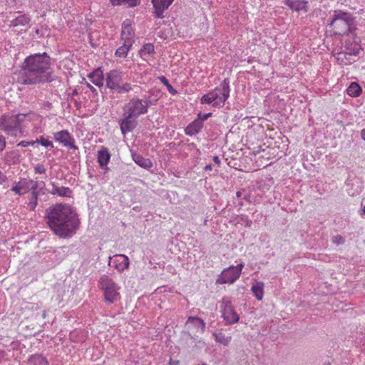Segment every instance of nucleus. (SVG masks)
<instances>
[{"label": "nucleus", "instance_id": "nucleus-1", "mask_svg": "<svg viewBox=\"0 0 365 365\" xmlns=\"http://www.w3.org/2000/svg\"><path fill=\"white\" fill-rule=\"evenodd\" d=\"M51 66V57L46 52L31 54L24 59L18 82L24 85L52 82L56 76Z\"/></svg>", "mask_w": 365, "mask_h": 365}, {"label": "nucleus", "instance_id": "nucleus-2", "mask_svg": "<svg viewBox=\"0 0 365 365\" xmlns=\"http://www.w3.org/2000/svg\"><path fill=\"white\" fill-rule=\"evenodd\" d=\"M48 224L61 237H71L78 227V219L70 205L57 204L48 211Z\"/></svg>", "mask_w": 365, "mask_h": 365}, {"label": "nucleus", "instance_id": "nucleus-3", "mask_svg": "<svg viewBox=\"0 0 365 365\" xmlns=\"http://www.w3.org/2000/svg\"><path fill=\"white\" fill-rule=\"evenodd\" d=\"M230 92V81L227 78H225L219 86L205 94L201 98V103H212L213 107L221 108L228 99Z\"/></svg>", "mask_w": 365, "mask_h": 365}, {"label": "nucleus", "instance_id": "nucleus-4", "mask_svg": "<svg viewBox=\"0 0 365 365\" xmlns=\"http://www.w3.org/2000/svg\"><path fill=\"white\" fill-rule=\"evenodd\" d=\"M106 87L118 93H128L133 89L130 83L125 81L124 73L120 70L113 69L106 75Z\"/></svg>", "mask_w": 365, "mask_h": 365}, {"label": "nucleus", "instance_id": "nucleus-5", "mask_svg": "<svg viewBox=\"0 0 365 365\" xmlns=\"http://www.w3.org/2000/svg\"><path fill=\"white\" fill-rule=\"evenodd\" d=\"M329 25L335 34H346L352 30L354 19L349 13L335 11Z\"/></svg>", "mask_w": 365, "mask_h": 365}, {"label": "nucleus", "instance_id": "nucleus-6", "mask_svg": "<svg viewBox=\"0 0 365 365\" xmlns=\"http://www.w3.org/2000/svg\"><path fill=\"white\" fill-rule=\"evenodd\" d=\"M25 115L18 114L15 115H3L0 118V129L4 130L8 135L14 137L22 135L21 123L24 120Z\"/></svg>", "mask_w": 365, "mask_h": 365}, {"label": "nucleus", "instance_id": "nucleus-7", "mask_svg": "<svg viewBox=\"0 0 365 365\" xmlns=\"http://www.w3.org/2000/svg\"><path fill=\"white\" fill-rule=\"evenodd\" d=\"M155 103V101L152 100L150 97L145 98L144 100L133 98L125 104L123 112L138 118L139 116L147 113L149 106L154 105Z\"/></svg>", "mask_w": 365, "mask_h": 365}, {"label": "nucleus", "instance_id": "nucleus-8", "mask_svg": "<svg viewBox=\"0 0 365 365\" xmlns=\"http://www.w3.org/2000/svg\"><path fill=\"white\" fill-rule=\"evenodd\" d=\"M99 285L103 292L104 299L108 303H113L120 298L119 290L120 289L111 278L103 275L99 280Z\"/></svg>", "mask_w": 365, "mask_h": 365}, {"label": "nucleus", "instance_id": "nucleus-9", "mask_svg": "<svg viewBox=\"0 0 365 365\" xmlns=\"http://www.w3.org/2000/svg\"><path fill=\"white\" fill-rule=\"evenodd\" d=\"M45 182L43 181H36L30 178H21L18 182H14L11 188V191L16 195H24L29 191H32L35 188L43 190Z\"/></svg>", "mask_w": 365, "mask_h": 365}, {"label": "nucleus", "instance_id": "nucleus-10", "mask_svg": "<svg viewBox=\"0 0 365 365\" xmlns=\"http://www.w3.org/2000/svg\"><path fill=\"white\" fill-rule=\"evenodd\" d=\"M360 46L355 42L346 41L344 50L336 54V58L341 64L349 65L354 61L353 57L359 55Z\"/></svg>", "mask_w": 365, "mask_h": 365}, {"label": "nucleus", "instance_id": "nucleus-11", "mask_svg": "<svg viewBox=\"0 0 365 365\" xmlns=\"http://www.w3.org/2000/svg\"><path fill=\"white\" fill-rule=\"evenodd\" d=\"M221 316L225 322V324L231 325L239 322L240 317L235 310L230 299L225 297L220 302Z\"/></svg>", "mask_w": 365, "mask_h": 365}, {"label": "nucleus", "instance_id": "nucleus-12", "mask_svg": "<svg viewBox=\"0 0 365 365\" xmlns=\"http://www.w3.org/2000/svg\"><path fill=\"white\" fill-rule=\"evenodd\" d=\"M243 267L244 263L242 262L237 266H230L224 269L218 276L216 283L219 284H233L240 277Z\"/></svg>", "mask_w": 365, "mask_h": 365}, {"label": "nucleus", "instance_id": "nucleus-13", "mask_svg": "<svg viewBox=\"0 0 365 365\" xmlns=\"http://www.w3.org/2000/svg\"><path fill=\"white\" fill-rule=\"evenodd\" d=\"M108 265L121 272L128 268L129 259L125 255H115L109 257Z\"/></svg>", "mask_w": 365, "mask_h": 365}, {"label": "nucleus", "instance_id": "nucleus-14", "mask_svg": "<svg viewBox=\"0 0 365 365\" xmlns=\"http://www.w3.org/2000/svg\"><path fill=\"white\" fill-rule=\"evenodd\" d=\"M54 140L66 147H68L71 149H78L74 143V139L71 137L69 132L66 130H63L56 132L53 134Z\"/></svg>", "mask_w": 365, "mask_h": 365}, {"label": "nucleus", "instance_id": "nucleus-15", "mask_svg": "<svg viewBox=\"0 0 365 365\" xmlns=\"http://www.w3.org/2000/svg\"><path fill=\"white\" fill-rule=\"evenodd\" d=\"M134 31L129 21H125L122 25L121 39L127 43L126 46H132L134 41Z\"/></svg>", "mask_w": 365, "mask_h": 365}, {"label": "nucleus", "instance_id": "nucleus-16", "mask_svg": "<svg viewBox=\"0 0 365 365\" xmlns=\"http://www.w3.org/2000/svg\"><path fill=\"white\" fill-rule=\"evenodd\" d=\"M137 118L130 116L128 113H124V118L120 122V130L125 135L126 133L132 131L137 125Z\"/></svg>", "mask_w": 365, "mask_h": 365}, {"label": "nucleus", "instance_id": "nucleus-17", "mask_svg": "<svg viewBox=\"0 0 365 365\" xmlns=\"http://www.w3.org/2000/svg\"><path fill=\"white\" fill-rule=\"evenodd\" d=\"M174 0H152L156 17L163 18L164 11L168 9Z\"/></svg>", "mask_w": 365, "mask_h": 365}, {"label": "nucleus", "instance_id": "nucleus-18", "mask_svg": "<svg viewBox=\"0 0 365 365\" xmlns=\"http://www.w3.org/2000/svg\"><path fill=\"white\" fill-rule=\"evenodd\" d=\"M284 4L293 11H307V1L305 0H284Z\"/></svg>", "mask_w": 365, "mask_h": 365}, {"label": "nucleus", "instance_id": "nucleus-19", "mask_svg": "<svg viewBox=\"0 0 365 365\" xmlns=\"http://www.w3.org/2000/svg\"><path fill=\"white\" fill-rule=\"evenodd\" d=\"M110 158V155L107 148H103L98 152V162L102 169L108 170L107 165Z\"/></svg>", "mask_w": 365, "mask_h": 365}, {"label": "nucleus", "instance_id": "nucleus-20", "mask_svg": "<svg viewBox=\"0 0 365 365\" xmlns=\"http://www.w3.org/2000/svg\"><path fill=\"white\" fill-rule=\"evenodd\" d=\"M88 77L91 80V81L98 87H101L103 86L105 78L103 76V73L101 69H96L92 73H91Z\"/></svg>", "mask_w": 365, "mask_h": 365}, {"label": "nucleus", "instance_id": "nucleus-21", "mask_svg": "<svg viewBox=\"0 0 365 365\" xmlns=\"http://www.w3.org/2000/svg\"><path fill=\"white\" fill-rule=\"evenodd\" d=\"M186 324L188 326H192L200 332H204L205 329V323L204 321L197 317H189L187 319Z\"/></svg>", "mask_w": 365, "mask_h": 365}, {"label": "nucleus", "instance_id": "nucleus-22", "mask_svg": "<svg viewBox=\"0 0 365 365\" xmlns=\"http://www.w3.org/2000/svg\"><path fill=\"white\" fill-rule=\"evenodd\" d=\"M203 125L202 120L197 119L190 123L185 128L186 135L192 136L198 133L202 128Z\"/></svg>", "mask_w": 365, "mask_h": 365}, {"label": "nucleus", "instance_id": "nucleus-23", "mask_svg": "<svg viewBox=\"0 0 365 365\" xmlns=\"http://www.w3.org/2000/svg\"><path fill=\"white\" fill-rule=\"evenodd\" d=\"M41 190L39 188H35L31 192V194L28 196V202H27V207L30 210L34 211L37 205H38V197L39 195V192Z\"/></svg>", "mask_w": 365, "mask_h": 365}, {"label": "nucleus", "instance_id": "nucleus-24", "mask_svg": "<svg viewBox=\"0 0 365 365\" xmlns=\"http://www.w3.org/2000/svg\"><path fill=\"white\" fill-rule=\"evenodd\" d=\"M132 158L133 161L141 168L145 169H150L153 167V163L150 159L145 158L139 154L133 153Z\"/></svg>", "mask_w": 365, "mask_h": 365}, {"label": "nucleus", "instance_id": "nucleus-25", "mask_svg": "<svg viewBox=\"0 0 365 365\" xmlns=\"http://www.w3.org/2000/svg\"><path fill=\"white\" fill-rule=\"evenodd\" d=\"M264 283L259 281H255L252 285L251 291L257 300H262L264 297Z\"/></svg>", "mask_w": 365, "mask_h": 365}, {"label": "nucleus", "instance_id": "nucleus-26", "mask_svg": "<svg viewBox=\"0 0 365 365\" xmlns=\"http://www.w3.org/2000/svg\"><path fill=\"white\" fill-rule=\"evenodd\" d=\"M52 189L49 191V192L52 195H57L58 196L61 197H69L71 190L68 187H58L56 186L54 184L52 185Z\"/></svg>", "mask_w": 365, "mask_h": 365}, {"label": "nucleus", "instance_id": "nucleus-27", "mask_svg": "<svg viewBox=\"0 0 365 365\" xmlns=\"http://www.w3.org/2000/svg\"><path fill=\"white\" fill-rule=\"evenodd\" d=\"M347 94L351 97H358L361 93V88L356 82H352L347 88Z\"/></svg>", "mask_w": 365, "mask_h": 365}, {"label": "nucleus", "instance_id": "nucleus-28", "mask_svg": "<svg viewBox=\"0 0 365 365\" xmlns=\"http://www.w3.org/2000/svg\"><path fill=\"white\" fill-rule=\"evenodd\" d=\"M213 336L215 337V339L217 342L220 343L225 346L228 345L231 341L230 336H225L222 332L213 333Z\"/></svg>", "mask_w": 365, "mask_h": 365}, {"label": "nucleus", "instance_id": "nucleus-29", "mask_svg": "<svg viewBox=\"0 0 365 365\" xmlns=\"http://www.w3.org/2000/svg\"><path fill=\"white\" fill-rule=\"evenodd\" d=\"M29 21H30V19L29 16H27L26 15H21L12 21V24L14 26H25V25L28 24L29 23Z\"/></svg>", "mask_w": 365, "mask_h": 365}, {"label": "nucleus", "instance_id": "nucleus-30", "mask_svg": "<svg viewBox=\"0 0 365 365\" xmlns=\"http://www.w3.org/2000/svg\"><path fill=\"white\" fill-rule=\"evenodd\" d=\"M154 53V46L152 43L145 44L140 51V56L145 57Z\"/></svg>", "mask_w": 365, "mask_h": 365}, {"label": "nucleus", "instance_id": "nucleus-31", "mask_svg": "<svg viewBox=\"0 0 365 365\" xmlns=\"http://www.w3.org/2000/svg\"><path fill=\"white\" fill-rule=\"evenodd\" d=\"M127 43L123 42V45L119 47L116 51L115 55L120 58L125 57L128 52L132 46H126Z\"/></svg>", "mask_w": 365, "mask_h": 365}, {"label": "nucleus", "instance_id": "nucleus-32", "mask_svg": "<svg viewBox=\"0 0 365 365\" xmlns=\"http://www.w3.org/2000/svg\"><path fill=\"white\" fill-rule=\"evenodd\" d=\"M158 79L163 85L166 86L170 93L173 95H175L177 93V91L171 86L168 80L165 76H161L158 77Z\"/></svg>", "mask_w": 365, "mask_h": 365}, {"label": "nucleus", "instance_id": "nucleus-33", "mask_svg": "<svg viewBox=\"0 0 365 365\" xmlns=\"http://www.w3.org/2000/svg\"><path fill=\"white\" fill-rule=\"evenodd\" d=\"M35 144H41L42 146L46 148H53V144L51 141L46 139L43 136H41L37 138L36 140H34Z\"/></svg>", "mask_w": 365, "mask_h": 365}, {"label": "nucleus", "instance_id": "nucleus-34", "mask_svg": "<svg viewBox=\"0 0 365 365\" xmlns=\"http://www.w3.org/2000/svg\"><path fill=\"white\" fill-rule=\"evenodd\" d=\"M30 361H31V363H34L35 364L37 363H38L39 364H45V365L48 364L46 359L44 357H43L41 355L32 356L30 359Z\"/></svg>", "mask_w": 365, "mask_h": 365}, {"label": "nucleus", "instance_id": "nucleus-35", "mask_svg": "<svg viewBox=\"0 0 365 365\" xmlns=\"http://www.w3.org/2000/svg\"><path fill=\"white\" fill-rule=\"evenodd\" d=\"M113 5H119L123 3L128 4L129 6H135L137 4L136 0H110Z\"/></svg>", "mask_w": 365, "mask_h": 365}, {"label": "nucleus", "instance_id": "nucleus-36", "mask_svg": "<svg viewBox=\"0 0 365 365\" xmlns=\"http://www.w3.org/2000/svg\"><path fill=\"white\" fill-rule=\"evenodd\" d=\"M331 242L336 245H342L344 243L345 240H344V238L339 235H335V236H333L331 237Z\"/></svg>", "mask_w": 365, "mask_h": 365}, {"label": "nucleus", "instance_id": "nucleus-37", "mask_svg": "<svg viewBox=\"0 0 365 365\" xmlns=\"http://www.w3.org/2000/svg\"><path fill=\"white\" fill-rule=\"evenodd\" d=\"M34 171L36 173L43 174L46 173V168L42 164H36L34 166Z\"/></svg>", "mask_w": 365, "mask_h": 365}, {"label": "nucleus", "instance_id": "nucleus-38", "mask_svg": "<svg viewBox=\"0 0 365 365\" xmlns=\"http://www.w3.org/2000/svg\"><path fill=\"white\" fill-rule=\"evenodd\" d=\"M211 115H212L211 113H205V114L199 113L197 120H202V123H203V122L205 120H207L211 116Z\"/></svg>", "mask_w": 365, "mask_h": 365}, {"label": "nucleus", "instance_id": "nucleus-39", "mask_svg": "<svg viewBox=\"0 0 365 365\" xmlns=\"http://www.w3.org/2000/svg\"><path fill=\"white\" fill-rule=\"evenodd\" d=\"M18 146H21V147H27L29 145H34V140L32 141H26V140H22L21 142H19L17 145Z\"/></svg>", "mask_w": 365, "mask_h": 365}, {"label": "nucleus", "instance_id": "nucleus-40", "mask_svg": "<svg viewBox=\"0 0 365 365\" xmlns=\"http://www.w3.org/2000/svg\"><path fill=\"white\" fill-rule=\"evenodd\" d=\"M6 147V138L3 135H0V151L4 150Z\"/></svg>", "mask_w": 365, "mask_h": 365}, {"label": "nucleus", "instance_id": "nucleus-41", "mask_svg": "<svg viewBox=\"0 0 365 365\" xmlns=\"http://www.w3.org/2000/svg\"><path fill=\"white\" fill-rule=\"evenodd\" d=\"M6 176L4 174L3 172L0 170V185L4 183L6 180Z\"/></svg>", "mask_w": 365, "mask_h": 365}, {"label": "nucleus", "instance_id": "nucleus-42", "mask_svg": "<svg viewBox=\"0 0 365 365\" xmlns=\"http://www.w3.org/2000/svg\"><path fill=\"white\" fill-rule=\"evenodd\" d=\"M213 161L216 163V164H220V160L219 158V157L217 156H215L213 157Z\"/></svg>", "mask_w": 365, "mask_h": 365}, {"label": "nucleus", "instance_id": "nucleus-43", "mask_svg": "<svg viewBox=\"0 0 365 365\" xmlns=\"http://www.w3.org/2000/svg\"><path fill=\"white\" fill-rule=\"evenodd\" d=\"M361 138L365 140V128L361 130Z\"/></svg>", "mask_w": 365, "mask_h": 365}, {"label": "nucleus", "instance_id": "nucleus-44", "mask_svg": "<svg viewBox=\"0 0 365 365\" xmlns=\"http://www.w3.org/2000/svg\"><path fill=\"white\" fill-rule=\"evenodd\" d=\"M212 165H207L205 167V170H212Z\"/></svg>", "mask_w": 365, "mask_h": 365}, {"label": "nucleus", "instance_id": "nucleus-45", "mask_svg": "<svg viewBox=\"0 0 365 365\" xmlns=\"http://www.w3.org/2000/svg\"><path fill=\"white\" fill-rule=\"evenodd\" d=\"M236 195H237V197H240L242 195V192L240 191H237L236 192Z\"/></svg>", "mask_w": 365, "mask_h": 365}, {"label": "nucleus", "instance_id": "nucleus-46", "mask_svg": "<svg viewBox=\"0 0 365 365\" xmlns=\"http://www.w3.org/2000/svg\"><path fill=\"white\" fill-rule=\"evenodd\" d=\"M88 87L90 88L91 91L94 92L96 91V89L93 86L88 85Z\"/></svg>", "mask_w": 365, "mask_h": 365}, {"label": "nucleus", "instance_id": "nucleus-47", "mask_svg": "<svg viewBox=\"0 0 365 365\" xmlns=\"http://www.w3.org/2000/svg\"><path fill=\"white\" fill-rule=\"evenodd\" d=\"M42 317H43V318H46V312H43V313L42 314Z\"/></svg>", "mask_w": 365, "mask_h": 365}, {"label": "nucleus", "instance_id": "nucleus-48", "mask_svg": "<svg viewBox=\"0 0 365 365\" xmlns=\"http://www.w3.org/2000/svg\"><path fill=\"white\" fill-rule=\"evenodd\" d=\"M344 61H348L349 60V56H346V57H344Z\"/></svg>", "mask_w": 365, "mask_h": 365}, {"label": "nucleus", "instance_id": "nucleus-49", "mask_svg": "<svg viewBox=\"0 0 365 365\" xmlns=\"http://www.w3.org/2000/svg\"><path fill=\"white\" fill-rule=\"evenodd\" d=\"M363 212H364V213L365 214V206H364V208H363Z\"/></svg>", "mask_w": 365, "mask_h": 365}]
</instances>
